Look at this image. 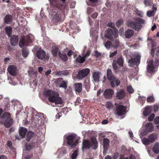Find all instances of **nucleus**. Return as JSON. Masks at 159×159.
<instances>
[{
  "label": "nucleus",
  "instance_id": "1",
  "mask_svg": "<svg viewBox=\"0 0 159 159\" xmlns=\"http://www.w3.org/2000/svg\"><path fill=\"white\" fill-rule=\"evenodd\" d=\"M45 96L48 97V99L50 102L55 103L56 104H62V100L59 97V94L56 91L52 90H45L43 93Z\"/></svg>",
  "mask_w": 159,
  "mask_h": 159
},
{
  "label": "nucleus",
  "instance_id": "2",
  "mask_svg": "<svg viewBox=\"0 0 159 159\" xmlns=\"http://www.w3.org/2000/svg\"><path fill=\"white\" fill-rule=\"evenodd\" d=\"M50 14L51 16L52 21L53 23L62 21L65 17L64 14H62L60 11L55 8L53 9L50 12Z\"/></svg>",
  "mask_w": 159,
  "mask_h": 159
},
{
  "label": "nucleus",
  "instance_id": "3",
  "mask_svg": "<svg viewBox=\"0 0 159 159\" xmlns=\"http://www.w3.org/2000/svg\"><path fill=\"white\" fill-rule=\"evenodd\" d=\"M50 2V6L52 7H55L63 10L64 9L67 10L68 8L65 0H48Z\"/></svg>",
  "mask_w": 159,
  "mask_h": 159
},
{
  "label": "nucleus",
  "instance_id": "4",
  "mask_svg": "<svg viewBox=\"0 0 159 159\" xmlns=\"http://www.w3.org/2000/svg\"><path fill=\"white\" fill-rule=\"evenodd\" d=\"M159 65V59H155L153 63V61H150L148 64V71L149 73H152L155 72L157 70Z\"/></svg>",
  "mask_w": 159,
  "mask_h": 159
},
{
  "label": "nucleus",
  "instance_id": "5",
  "mask_svg": "<svg viewBox=\"0 0 159 159\" xmlns=\"http://www.w3.org/2000/svg\"><path fill=\"white\" fill-rule=\"evenodd\" d=\"M104 36L111 41H114V38H116L118 36V30H115L113 32L111 29L109 28L105 33Z\"/></svg>",
  "mask_w": 159,
  "mask_h": 159
},
{
  "label": "nucleus",
  "instance_id": "6",
  "mask_svg": "<svg viewBox=\"0 0 159 159\" xmlns=\"http://www.w3.org/2000/svg\"><path fill=\"white\" fill-rule=\"evenodd\" d=\"M11 114L8 113H5L2 116L1 118L3 120H5L4 125L7 128H9L13 124V121L12 119L10 118Z\"/></svg>",
  "mask_w": 159,
  "mask_h": 159
},
{
  "label": "nucleus",
  "instance_id": "7",
  "mask_svg": "<svg viewBox=\"0 0 159 159\" xmlns=\"http://www.w3.org/2000/svg\"><path fill=\"white\" fill-rule=\"evenodd\" d=\"M76 136V135L74 134L69 135L66 138L67 144L70 146L72 148H74L78 143V140H75Z\"/></svg>",
  "mask_w": 159,
  "mask_h": 159
},
{
  "label": "nucleus",
  "instance_id": "8",
  "mask_svg": "<svg viewBox=\"0 0 159 159\" xmlns=\"http://www.w3.org/2000/svg\"><path fill=\"white\" fill-rule=\"evenodd\" d=\"M126 107L122 105H118L116 107V112L118 116H121L125 115L126 112Z\"/></svg>",
  "mask_w": 159,
  "mask_h": 159
},
{
  "label": "nucleus",
  "instance_id": "9",
  "mask_svg": "<svg viewBox=\"0 0 159 159\" xmlns=\"http://www.w3.org/2000/svg\"><path fill=\"white\" fill-rule=\"evenodd\" d=\"M137 22L128 21L126 23V25L129 27L132 28L134 29L138 30L139 27V19L137 18Z\"/></svg>",
  "mask_w": 159,
  "mask_h": 159
},
{
  "label": "nucleus",
  "instance_id": "10",
  "mask_svg": "<svg viewBox=\"0 0 159 159\" xmlns=\"http://www.w3.org/2000/svg\"><path fill=\"white\" fill-rule=\"evenodd\" d=\"M153 129V126L152 123L150 122L147 124L145 126V129L142 131L141 134L144 136L148 134L149 132H152Z\"/></svg>",
  "mask_w": 159,
  "mask_h": 159
},
{
  "label": "nucleus",
  "instance_id": "11",
  "mask_svg": "<svg viewBox=\"0 0 159 159\" xmlns=\"http://www.w3.org/2000/svg\"><path fill=\"white\" fill-rule=\"evenodd\" d=\"M128 63L130 66H138L139 64V57L138 55L136 57L129 59Z\"/></svg>",
  "mask_w": 159,
  "mask_h": 159
},
{
  "label": "nucleus",
  "instance_id": "12",
  "mask_svg": "<svg viewBox=\"0 0 159 159\" xmlns=\"http://www.w3.org/2000/svg\"><path fill=\"white\" fill-rule=\"evenodd\" d=\"M55 83L57 85H59L60 88H63L65 89L67 88V83L62 78H59L56 79L55 81Z\"/></svg>",
  "mask_w": 159,
  "mask_h": 159
},
{
  "label": "nucleus",
  "instance_id": "13",
  "mask_svg": "<svg viewBox=\"0 0 159 159\" xmlns=\"http://www.w3.org/2000/svg\"><path fill=\"white\" fill-rule=\"evenodd\" d=\"M89 69L87 68L80 70L78 73V77L79 79H82L87 76L90 72Z\"/></svg>",
  "mask_w": 159,
  "mask_h": 159
},
{
  "label": "nucleus",
  "instance_id": "14",
  "mask_svg": "<svg viewBox=\"0 0 159 159\" xmlns=\"http://www.w3.org/2000/svg\"><path fill=\"white\" fill-rule=\"evenodd\" d=\"M30 42V40L28 37H22L21 38L19 43V46L21 48L23 47L25 45H27L29 42Z\"/></svg>",
  "mask_w": 159,
  "mask_h": 159
},
{
  "label": "nucleus",
  "instance_id": "15",
  "mask_svg": "<svg viewBox=\"0 0 159 159\" xmlns=\"http://www.w3.org/2000/svg\"><path fill=\"white\" fill-rule=\"evenodd\" d=\"M109 80L110 81L111 85L113 88L119 86L120 84V81L119 79L115 76L111 78V80Z\"/></svg>",
  "mask_w": 159,
  "mask_h": 159
},
{
  "label": "nucleus",
  "instance_id": "16",
  "mask_svg": "<svg viewBox=\"0 0 159 159\" xmlns=\"http://www.w3.org/2000/svg\"><path fill=\"white\" fill-rule=\"evenodd\" d=\"M114 93V91L111 89H107L104 92L103 95L106 99H110Z\"/></svg>",
  "mask_w": 159,
  "mask_h": 159
},
{
  "label": "nucleus",
  "instance_id": "17",
  "mask_svg": "<svg viewBox=\"0 0 159 159\" xmlns=\"http://www.w3.org/2000/svg\"><path fill=\"white\" fill-rule=\"evenodd\" d=\"M7 70L9 73L12 76H14L16 74V68L13 65L9 66L7 68Z\"/></svg>",
  "mask_w": 159,
  "mask_h": 159
},
{
  "label": "nucleus",
  "instance_id": "18",
  "mask_svg": "<svg viewBox=\"0 0 159 159\" xmlns=\"http://www.w3.org/2000/svg\"><path fill=\"white\" fill-rule=\"evenodd\" d=\"M45 56L46 52L43 50L40 49L37 51L36 56L39 59H43Z\"/></svg>",
  "mask_w": 159,
  "mask_h": 159
},
{
  "label": "nucleus",
  "instance_id": "19",
  "mask_svg": "<svg viewBox=\"0 0 159 159\" xmlns=\"http://www.w3.org/2000/svg\"><path fill=\"white\" fill-rule=\"evenodd\" d=\"M18 39L17 36L13 35L11 37L10 39V43L11 45L13 46L16 45L18 43Z\"/></svg>",
  "mask_w": 159,
  "mask_h": 159
},
{
  "label": "nucleus",
  "instance_id": "20",
  "mask_svg": "<svg viewBox=\"0 0 159 159\" xmlns=\"http://www.w3.org/2000/svg\"><path fill=\"white\" fill-rule=\"evenodd\" d=\"M125 97V92L122 89H120L116 93V97L119 99H124Z\"/></svg>",
  "mask_w": 159,
  "mask_h": 159
},
{
  "label": "nucleus",
  "instance_id": "21",
  "mask_svg": "<svg viewBox=\"0 0 159 159\" xmlns=\"http://www.w3.org/2000/svg\"><path fill=\"white\" fill-rule=\"evenodd\" d=\"M91 147L93 149H95L98 147V141L94 137L92 138L90 141Z\"/></svg>",
  "mask_w": 159,
  "mask_h": 159
},
{
  "label": "nucleus",
  "instance_id": "22",
  "mask_svg": "<svg viewBox=\"0 0 159 159\" xmlns=\"http://www.w3.org/2000/svg\"><path fill=\"white\" fill-rule=\"evenodd\" d=\"M100 73L98 72H96L93 73L92 75L93 81L94 82H98L99 81Z\"/></svg>",
  "mask_w": 159,
  "mask_h": 159
},
{
  "label": "nucleus",
  "instance_id": "23",
  "mask_svg": "<svg viewBox=\"0 0 159 159\" xmlns=\"http://www.w3.org/2000/svg\"><path fill=\"white\" fill-rule=\"evenodd\" d=\"M27 131V129L24 127H21L19 130V133L22 139L25 137L26 132Z\"/></svg>",
  "mask_w": 159,
  "mask_h": 159
},
{
  "label": "nucleus",
  "instance_id": "24",
  "mask_svg": "<svg viewBox=\"0 0 159 159\" xmlns=\"http://www.w3.org/2000/svg\"><path fill=\"white\" fill-rule=\"evenodd\" d=\"M134 31L131 29H128L125 32V35L126 38L129 39L134 34Z\"/></svg>",
  "mask_w": 159,
  "mask_h": 159
},
{
  "label": "nucleus",
  "instance_id": "25",
  "mask_svg": "<svg viewBox=\"0 0 159 159\" xmlns=\"http://www.w3.org/2000/svg\"><path fill=\"white\" fill-rule=\"evenodd\" d=\"M82 85L81 83H77L75 84V91L80 93L82 89Z\"/></svg>",
  "mask_w": 159,
  "mask_h": 159
},
{
  "label": "nucleus",
  "instance_id": "26",
  "mask_svg": "<svg viewBox=\"0 0 159 159\" xmlns=\"http://www.w3.org/2000/svg\"><path fill=\"white\" fill-rule=\"evenodd\" d=\"M69 74L68 71L67 70H65L61 71H58L57 72L55 75L58 76H63L67 75Z\"/></svg>",
  "mask_w": 159,
  "mask_h": 159
},
{
  "label": "nucleus",
  "instance_id": "27",
  "mask_svg": "<svg viewBox=\"0 0 159 159\" xmlns=\"http://www.w3.org/2000/svg\"><path fill=\"white\" fill-rule=\"evenodd\" d=\"M91 147V143L87 140H84L83 142L82 148L89 149Z\"/></svg>",
  "mask_w": 159,
  "mask_h": 159
},
{
  "label": "nucleus",
  "instance_id": "28",
  "mask_svg": "<svg viewBox=\"0 0 159 159\" xmlns=\"http://www.w3.org/2000/svg\"><path fill=\"white\" fill-rule=\"evenodd\" d=\"M12 20L11 15L8 14L5 16L4 19V21L7 24H10Z\"/></svg>",
  "mask_w": 159,
  "mask_h": 159
},
{
  "label": "nucleus",
  "instance_id": "29",
  "mask_svg": "<svg viewBox=\"0 0 159 159\" xmlns=\"http://www.w3.org/2000/svg\"><path fill=\"white\" fill-rule=\"evenodd\" d=\"M152 151L156 154L159 153V143H156L152 148Z\"/></svg>",
  "mask_w": 159,
  "mask_h": 159
},
{
  "label": "nucleus",
  "instance_id": "30",
  "mask_svg": "<svg viewBox=\"0 0 159 159\" xmlns=\"http://www.w3.org/2000/svg\"><path fill=\"white\" fill-rule=\"evenodd\" d=\"M5 30L6 34L10 37L12 33V28L9 26H7L5 27Z\"/></svg>",
  "mask_w": 159,
  "mask_h": 159
},
{
  "label": "nucleus",
  "instance_id": "31",
  "mask_svg": "<svg viewBox=\"0 0 159 159\" xmlns=\"http://www.w3.org/2000/svg\"><path fill=\"white\" fill-rule=\"evenodd\" d=\"M151 108L149 107H147L145 108V110L143 111V115L145 116H147L151 113Z\"/></svg>",
  "mask_w": 159,
  "mask_h": 159
},
{
  "label": "nucleus",
  "instance_id": "32",
  "mask_svg": "<svg viewBox=\"0 0 159 159\" xmlns=\"http://www.w3.org/2000/svg\"><path fill=\"white\" fill-rule=\"evenodd\" d=\"M109 140L106 138H104L103 141V148L105 150H107V148L109 145Z\"/></svg>",
  "mask_w": 159,
  "mask_h": 159
},
{
  "label": "nucleus",
  "instance_id": "33",
  "mask_svg": "<svg viewBox=\"0 0 159 159\" xmlns=\"http://www.w3.org/2000/svg\"><path fill=\"white\" fill-rule=\"evenodd\" d=\"M117 64L118 63L116 60H113L112 64L113 68L116 73H119L120 72V70H118Z\"/></svg>",
  "mask_w": 159,
  "mask_h": 159
},
{
  "label": "nucleus",
  "instance_id": "34",
  "mask_svg": "<svg viewBox=\"0 0 159 159\" xmlns=\"http://www.w3.org/2000/svg\"><path fill=\"white\" fill-rule=\"evenodd\" d=\"M148 139L151 143L153 142L157 138L156 135L155 134L153 133L149 135L148 137Z\"/></svg>",
  "mask_w": 159,
  "mask_h": 159
},
{
  "label": "nucleus",
  "instance_id": "35",
  "mask_svg": "<svg viewBox=\"0 0 159 159\" xmlns=\"http://www.w3.org/2000/svg\"><path fill=\"white\" fill-rule=\"evenodd\" d=\"M107 76L108 80H111V78L115 76L112 74V71L110 69H108L107 70Z\"/></svg>",
  "mask_w": 159,
  "mask_h": 159
},
{
  "label": "nucleus",
  "instance_id": "36",
  "mask_svg": "<svg viewBox=\"0 0 159 159\" xmlns=\"http://www.w3.org/2000/svg\"><path fill=\"white\" fill-rule=\"evenodd\" d=\"M34 133L31 131H29L27 134L26 140L28 142H29L30 139L33 137Z\"/></svg>",
  "mask_w": 159,
  "mask_h": 159
},
{
  "label": "nucleus",
  "instance_id": "37",
  "mask_svg": "<svg viewBox=\"0 0 159 159\" xmlns=\"http://www.w3.org/2000/svg\"><path fill=\"white\" fill-rule=\"evenodd\" d=\"M112 44L113 48H117L119 47L120 45V43L118 39H114V41Z\"/></svg>",
  "mask_w": 159,
  "mask_h": 159
},
{
  "label": "nucleus",
  "instance_id": "38",
  "mask_svg": "<svg viewBox=\"0 0 159 159\" xmlns=\"http://www.w3.org/2000/svg\"><path fill=\"white\" fill-rule=\"evenodd\" d=\"M59 56L60 58L63 61H66L67 60V57L66 54H61L60 52H59Z\"/></svg>",
  "mask_w": 159,
  "mask_h": 159
},
{
  "label": "nucleus",
  "instance_id": "39",
  "mask_svg": "<svg viewBox=\"0 0 159 159\" xmlns=\"http://www.w3.org/2000/svg\"><path fill=\"white\" fill-rule=\"evenodd\" d=\"M118 65L120 66H122L123 64V60L122 56H120L116 60Z\"/></svg>",
  "mask_w": 159,
  "mask_h": 159
},
{
  "label": "nucleus",
  "instance_id": "40",
  "mask_svg": "<svg viewBox=\"0 0 159 159\" xmlns=\"http://www.w3.org/2000/svg\"><path fill=\"white\" fill-rule=\"evenodd\" d=\"M58 48L57 46H54L52 47V52L54 56H57L58 54Z\"/></svg>",
  "mask_w": 159,
  "mask_h": 159
},
{
  "label": "nucleus",
  "instance_id": "41",
  "mask_svg": "<svg viewBox=\"0 0 159 159\" xmlns=\"http://www.w3.org/2000/svg\"><path fill=\"white\" fill-rule=\"evenodd\" d=\"M85 59L83 57H82L80 56H79L76 59V62L79 63H83L85 61Z\"/></svg>",
  "mask_w": 159,
  "mask_h": 159
},
{
  "label": "nucleus",
  "instance_id": "42",
  "mask_svg": "<svg viewBox=\"0 0 159 159\" xmlns=\"http://www.w3.org/2000/svg\"><path fill=\"white\" fill-rule=\"evenodd\" d=\"M29 51L26 48H23L22 50V56L24 57H26L29 55Z\"/></svg>",
  "mask_w": 159,
  "mask_h": 159
},
{
  "label": "nucleus",
  "instance_id": "43",
  "mask_svg": "<svg viewBox=\"0 0 159 159\" xmlns=\"http://www.w3.org/2000/svg\"><path fill=\"white\" fill-rule=\"evenodd\" d=\"M104 45L105 48L107 49L111 48L113 47L112 43L109 41H107V42L104 44Z\"/></svg>",
  "mask_w": 159,
  "mask_h": 159
},
{
  "label": "nucleus",
  "instance_id": "44",
  "mask_svg": "<svg viewBox=\"0 0 159 159\" xmlns=\"http://www.w3.org/2000/svg\"><path fill=\"white\" fill-rule=\"evenodd\" d=\"M142 142L144 144L146 145H148L150 144V143H151L149 139H148V138H143L142 139Z\"/></svg>",
  "mask_w": 159,
  "mask_h": 159
},
{
  "label": "nucleus",
  "instance_id": "45",
  "mask_svg": "<svg viewBox=\"0 0 159 159\" xmlns=\"http://www.w3.org/2000/svg\"><path fill=\"white\" fill-rule=\"evenodd\" d=\"M78 155V150L74 151L71 156V159H76Z\"/></svg>",
  "mask_w": 159,
  "mask_h": 159
},
{
  "label": "nucleus",
  "instance_id": "46",
  "mask_svg": "<svg viewBox=\"0 0 159 159\" xmlns=\"http://www.w3.org/2000/svg\"><path fill=\"white\" fill-rule=\"evenodd\" d=\"M106 107L108 109H111L113 108V105L111 102H107L106 105Z\"/></svg>",
  "mask_w": 159,
  "mask_h": 159
},
{
  "label": "nucleus",
  "instance_id": "47",
  "mask_svg": "<svg viewBox=\"0 0 159 159\" xmlns=\"http://www.w3.org/2000/svg\"><path fill=\"white\" fill-rule=\"evenodd\" d=\"M155 14L156 13L152 10H149L147 12V15L149 17L154 16Z\"/></svg>",
  "mask_w": 159,
  "mask_h": 159
},
{
  "label": "nucleus",
  "instance_id": "48",
  "mask_svg": "<svg viewBox=\"0 0 159 159\" xmlns=\"http://www.w3.org/2000/svg\"><path fill=\"white\" fill-rule=\"evenodd\" d=\"M153 2L151 0H145L144 4L146 6H150L152 3Z\"/></svg>",
  "mask_w": 159,
  "mask_h": 159
},
{
  "label": "nucleus",
  "instance_id": "49",
  "mask_svg": "<svg viewBox=\"0 0 159 159\" xmlns=\"http://www.w3.org/2000/svg\"><path fill=\"white\" fill-rule=\"evenodd\" d=\"M154 98L153 96L148 97L147 99V101L148 102H154Z\"/></svg>",
  "mask_w": 159,
  "mask_h": 159
},
{
  "label": "nucleus",
  "instance_id": "50",
  "mask_svg": "<svg viewBox=\"0 0 159 159\" xmlns=\"http://www.w3.org/2000/svg\"><path fill=\"white\" fill-rule=\"evenodd\" d=\"M59 151L63 154H66L67 152V150L65 148H62L59 150Z\"/></svg>",
  "mask_w": 159,
  "mask_h": 159
},
{
  "label": "nucleus",
  "instance_id": "51",
  "mask_svg": "<svg viewBox=\"0 0 159 159\" xmlns=\"http://www.w3.org/2000/svg\"><path fill=\"white\" fill-rule=\"evenodd\" d=\"M123 22V20L122 19L119 20L116 22V26L118 27H120Z\"/></svg>",
  "mask_w": 159,
  "mask_h": 159
},
{
  "label": "nucleus",
  "instance_id": "52",
  "mask_svg": "<svg viewBox=\"0 0 159 159\" xmlns=\"http://www.w3.org/2000/svg\"><path fill=\"white\" fill-rule=\"evenodd\" d=\"M127 91L129 93H132L134 90L131 86H129L127 88Z\"/></svg>",
  "mask_w": 159,
  "mask_h": 159
},
{
  "label": "nucleus",
  "instance_id": "53",
  "mask_svg": "<svg viewBox=\"0 0 159 159\" xmlns=\"http://www.w3.org/2000/svg\"><path fill=\"white\" fill-rule=\"evenodd\" d=\"M90 53H91V51L89 50L87 51L86 52V53L84 54L83 55V57L85 59V58L88 57H89V55L90 54Z\"/></svg>",
  "mask_w": 159,
  "mask_h": 159
},
{
  "label": "nucleus",
  "instance_id": "54",
  "mask_svg": "<svg viewBox=\"0 0 159 159\" xmlns=\"http://www.w3.org/2000/svg\"><path fill=\"white\" fill-rule=\"evenodd\" d=\"M155 115L154 113H152L148 117V120L149 121H152L154 117H155Z\"/></svg>",
  "mask_w": 159,
  "mask_h": 159
},
{
  "label": "nucleus",
  "instance_id": "55",
  "mask_svg": "<svg viewBox=\"0 0 159 159\" xmlns=\"http://www.w3.org/2000/svg\"><path fill=\"white\" fill-rule=\"evenodd\" d=\"M117 50H116L113 52H111L109 55V57L110 58L112 57H113L114 56H115L117 53Z\"/></svg>",
  "mask_w": 159,
  "mask_h": 159
},
{
  "label": "nucleus",
  "instance_id": "56",
  "mask_svg": "<svg viewBox=\"0 0 159 159\" xmlns=\"http://www.w3.org/2000/svg\"><path fill=\"white\" fill-rule=\"evenodd\" d=\"M145 20L140 18V30L142 27V25L140 24H143L145 23Z\"/></svg>",
  "mask_w": 159,
  "mask_h": 159
},
{
  "label": "nucleus",
  "instance_id": "57",
  "mask_svg": "<svg viewBox=\"0 0 159 159\" xmlns=\"http://www.w3.org/2000/svg\"><path fill=\"white\" fill-rule=\"evenodd\" d=\"M25 147L27 150L29 151L31 149L32 146L30 144H26L25 145Z\"/></svg>",
  "mask_w": 159,
  "mask_h": 159
},
{
  "label": "nucleus",
  "instance_id": "58",
  "mask_svg": "<svg viewBox=\"0 0 159 159\" xmlns=\"http://www.w3.org/2000/svg\"><path fill=\"white\" fill-rule=\"evenodd\" d=\"M154 122L155 124L157 125L159 124V116H157L154 119Z\"/></svg>",
  "mask_w": 159,
  "mask_h": 159
},
{
  "label": "nucleus",
  "instance_id": "59",
  "mask_svg": "<svg viewBox=\"0 0 159 159\" xmlns=\"http://www.w3.org/2000/svg\"><path fill=\"white\" fill-rule=\"evenodd\" d=\"M159 106L157 105H156L154 106V110L155 112L157 111L158 110Z\"/></svg>",
  "mask_w": 159,
  "mask_h": 159
},
{
  "label": "nucleus",
  "instance_id": "60",
  "mask_svg": "<svg viewBox=\"0 0 159 159\" xmlns=\"http://www.w3.org/2000/svg\"><path fill=\"white\" fill-rule=\"evenodd\" d=\"M93 11V9L91 7H89L88 8L87 12L89 14L91 13Z\"/></svg>",
  "mask_w": 159,
  "mask_h": 159
},
{
  "label": "nucleus",
  "instance_id": "61",
  "mask_svg": "<svg viewBox=\"0 0 159 159\" xmlns=\"http://www.w3.org/2000/svg\"><path fill=\"white\" fill-rule=\"evenodd\" d=\"M98 15V13L97 12H95L94 13H93V14L91 15V16L93 18H95L97 17Z\"/></svg>",
  "mask_w": 159,
  "mask_h": 159
},
{
  "label": "nucleus",
  "instance_id": "62",
  "mask_svg": "<svg viewBox=\"0 0 159 159\" xmlns=\"http://www.w3.org/2000/svg\"><path fill=\"white\" fill-rule=\"evenodd\" d=\"M75 2H71L70 4V7L71 8H75Z\"/></svg>",
  "mask_w": 159,
  "mask_h": 159
},
{
  "label": "nucleus",
  "instance_id": "63",
  "mask_svg": "<svg viewBox=\"0 0 159 159\" xmlns=\"http://www.w3.org/2000/svg\"><path fill=\"white\" fill-rule=\"evenodd\" d=\"M128 133L130 138L132 139L133 137V134L131 130H129Z\"/></svg>",
  "mask_w": 159,
  "mask_h": 159
},
{
  "label": "nucleus",
  "instance_id": "64",
  "mask_svg": "<svg viewBox=\"0 0 159 159\" xmlns=\"http://www.w3.org/2000/svg\"><path fill=\"white\" fill-rule=\"evenodd\" d=\"M101 55L100 53L98 52V51L95 52L94 55L96 57H98Z\"/></svg>",
  "mask_w": 159,
  "mask_h": 159
}]
</instances>
